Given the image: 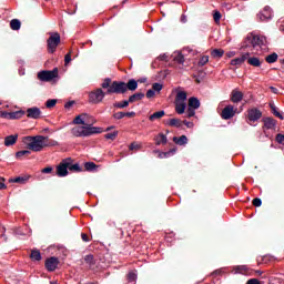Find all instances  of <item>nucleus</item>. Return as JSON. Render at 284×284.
<instances>
[{
	"label": "nucleus",
	"instance_id": "1",
	"mask_svg": "<svg viewBox=\"0 0 284 284\" xmlns=\"http://www.w3.org/2000/svg\"><path fill=\"white\" fill-rule=\"evenodd\" d=\"M101 88L106 90V94H125L128 90L130 92H134L136 88H139V82L134 79L128 81V83L123 81H113L110 78H105L101 83Z\"/></svg>",
	"mask_w": 284,
	"mask_h": 284
},
{
	"label": "nucleus",
	"instance_id": "2",
	"mask_svg": "<svg viewBox=\"0 0 284 284\" xmlns=\"http://www.w3.org/2000/svg\"><path fill=\"white\" fill-rule=\"evenodd\" d=\"M24 141L27 142L28 150H31L32 152H42L44 148H50L52 143H50V138L45 135H29L24 138Z\"/></svg>",
	"mask_w": 284,
	"mask_h": 284
},
{
	"label": "nucleus",
	"instance_id": "3",
	"mask_svg": "<svg viewBox=\"0 0 284 284\" xmlns=\"http://www.w3.org/2000/svg\"><path fill=\"white\" fill-rule=\"evenodd\" d=\"M73 136H92V134H101V128L92 126V124H84L74 126L71 130Z\"/></svg>",
	"mask_w": 284,
	"mask_h": 284
},
{
	"label": "nucleus",
	"instance_id": "4",
	"mask_svg": "<svg viewBox=\"0 0 284 284\" xmlns=\"http://www.w3.org/2000/svg\"><path fill=\"white\" fill-rule=\"evenodd\" d=\"M267 43V39L263 36H247L246 40L244 41V44L242 45V48H250V45H252V48H263V45H265Z\"/></svg>",
	"mask_w": 284,
	"mask_h": 284
},
{
	"label": "nucleus",
	"instance_id": "5",
	"mask_svg": "<svg viewBox=\"0 0 284 284\" xmlns=\"http://www.w3.org/2000/svg\"><path fill=\"white\" fill-rule=\"evenodd\" d=\"M106 92H103V89L98 88L89 93V102L93 104L102 103L105 99Z\"/></svg>",
	"mask_w": 284,
	"mask_h": 284
},
{
	"label": "nucleus",
	"instance_id": "6",
	"mask_svg": "<svg viewBox=\"0 0 284 284\" xmlns=\"http://www.w3.org/2000/svg\"><path fill=\"white\" fill-rule=\"evenodd\" d=\"M47 43L48 50L52 54L61 43V36L59 32L50 33V38L48 39Z\"/></svg>",
	"mask_w": 284,
	"mask_h": 284
},
{
	"label": "nucleus",
	"instance_id": "7",
	"mask_svg": "<svg viewBox=\"0 0 284 284\" xmlns=\"http://www.w3.org/2000/svg\"><path fill=\"white\" fill-rule=\"evenodd\" d=\"M59 77V69H53L51 71H40L38 73V79L40 81H52V79H57Z\"/></svg>",
	"mask_w": 284,
	"mask_h": 284
},
{
	"label": "nucleus",
	"instance_id": "8",
	"mask_svg": "<svg viewBox=\"0 0 284 284\" xmlns=\"http://www.w3.org/2000/svg\"><path fill=\"white\" fill-rule=\"evenodd\" d=\"M237 110L236 108L234 109V105L229 104L222 110L221 116L224 121H230V119H234Z\"/></svg>",
	"mask_w": 284,
	"mask_h": 284
},
{
	"label": "nucleus",
	"instance_id": "9",
	"mask_svg": "<svg viewBox=\"0 0 284 284\" xmlns=\"http://www.w3.org/2000/svg\"><path fill=\"white\" fill-rule=\"evenodd\" d=\"M70 168V160H63L57 168V174L59 176H68V170Z\"/></svg>",
	"mask_w": 284,
	"mask_h": 284
},
{
	"label": "nucleus",
	"instance_id": "10",
	"mask_svg": "<svg viewBox=\"0 0 284 284\" xmlns=\"http://www.w3.org/2000/svg\"><path fill=\"white\" fill-rule=\"evenodd\" d=\"M263 116V112L261 110L253 108L247 110V119L251 121V123H255V121H258Z\"/></svg>",
	"mask_w": 284,
	"mask_h": 284
},
{
	"label": "nucleus",
	"instance_id": "11",
	"mask_svg": "<svg viewBox=\"0 0 284 284\" xmlns=\"http://www.w3.org/2000/svg\"><path fill=\"white\" fill-rule=\"evenodd\" d=\"M88 114L83 113L74 118L73 123L74 125H92V123H95L94 119H92L91 123L87 122Z\"/></svg>",
	"mask_w": 284,
	"mask_h": 284
},
{
	"label": "nucleus",
	"instance_id": "12",
	"mask_svg": "<svg viewBox=\"0 0 284 284\" xmlns=\"http://www.w3.org/2000/svg\"><path fill=\"white\" fill-rule=\"evenodd\" d=\"M260 21H270L272 19V8L265 7L260 13H257Z\"/></svg>",
	"mask_w": 284,
	"mask_h": 284
},
{
	"label": "nucleus",
	"instance_id": "13",
	"mask_svg": "<svg viewBox=\"0 0 284 284\" xmlns=\"http://www.w3.org/2000/svg\"><path fill=\"white\" fill-rule=\"evenodd\" d=\"M263 130H276V120H274V118H263Z\"/></svg>",
	"mask_w": 284,
	"mask_h": 284
},
{
	"label": "nucleus",
	"instance_id": "14",
	"mask_svg": "<svg viewBox=\"0 0 284 284\" xmlns=\"http://www.w3.org/2000/svg\"><path fill=\"white\" fill-rule=\"evenodd\" d=\"M59 266V258L57 257H50L45 261V268L48 272H54L57 267Z\"/></svg>",
	"mask_w": 284,
	"mask_h": 284
},
{
	"label": "nucleus",
	"instance_id": "15",
	"mask_svg": "<svg viewBox=\"0 0 284 284\" xmlns=\"http://www.w3.org/2000/svg\"><path fill=\"white\" fill-rule=\"evenodd\" d=\"M28 119H41V109L33 106L27 110Z\"/></svg>",
	"mask_w": 284,
	"mask_h": 284
},
{
	"label": "nucleus",
	"instance_id": "16",
	"mask_svg": "<svg viewBox=\"0 0 284 284\" xmlns=\"http://www.w3.org/2000/svg\"><path fill=\"white\" fill-rule=\"evenodd\" d=\"M231 101L232 103H241V101H243V92L239 91V89H234L231 92Z\"/></svg>",
	"mask_w": 284,
	"mask_h": 284
},
{
	"label": "nucleus",
	"instance_id": "17",
	"mask_svg": "<svg viewBox=\"0 0 284 284\" xmlns=\"http://www.w3.org/2000/svg\"><path fill=\"white\" fill-rule=\"evenodd\" d=\"M248 57L250 53H244L242 57L231 60V65H243V63L247 61Z\"/></svg>",
	"mask_w": 284,
	"mask_h": 284
},
{
	"label": "nucleus",
	"instance_id": "18",
	"mask_svg": "<svg viewBox=\"0 0 284 284\" xmlns=\"http://www.w3.org/2000/svg\"><path fill=\"white\" fill-rule=\"evenodd\" d=\"M270 108H271V112L274 116H276L277 119H280L281 121L284 120V115L283 113H281V111H278V108H276V104H274V102H270Z\"/></svg>",
	"mask_w": 284,
	"mask_h": 284
},
{
	"label": "nucleus",
	"instance_id": "19",
	"mask_svg": "<svg viewBox=\"0 0 284 284\" xmlns=\"http://www.w3.org/2000/svg\"><path fill=\"white\" fill-rule=\"evenodd\" d=\"M166 125H170L171 128H182L183 126V121H181V119H169L166 121Z\"/></svg>",
	"mask_w": 284,
	"mask_h": 284
},
{
	"label": "nucleus",
	"instance_id": "20",
	"mask_svg": "<svg viewBox=\"0 0 284 284\" xmlns=\"http://www.w3.org/2000/svg\"><path fill=\"white\" fill-rule=\"evenodd\" d=\"M17 139H19L18 134L6 136L4 138L6 148H10V145H14V143H17Z\"/></svg>",
	"mask_w": 284,
	"mask_h": 284
},
{
	"label": "nucleus",
	"instance_id": "21",
	"mask_svg": "<svg viewBox=\"0 0 284 284\" xmlns=\"http://www.w3.org/2000/svg\"><path fill=\"white\" fill-rule=\"evenodd\" d=\"M189 108L193 110H199L201 108V101H199L196 98L192 97L189 99Z\"/></svg>",
	"mask_w": 284,
	"mask_h": 284
},
{
	"label": "nucleus",
	"instance_id": "22",
	"mask_svg": "<svg viewBox=\"0 0 284 284\" xmlns=\"http://www.w3.org/2000/svg\"><path fill=\"white\" fill-rule=\"evenodd\" d=\"M187 101V93L185 91H180L175 95V102L185 103Z\"/></svg>",
	"mask_w": 284,
	"mask_h": 284
},
{
	"label": "nucleus",
	"instance_id": "23",
	"mask_svg": "<svg viewBox=\"0 0 284 284\" xmlns=\"http://www.w3.org/2000/svg\"><path fill=\"white\" fill-rule=\"evenodd\" d=\"M173 142H175L176 145H187V136L181 135L180 138L174 136Z\"/></svg>",
	"mask_w": 284,
	"mask_h": 284
},
{
	"label": "nucleus",
	"instance_id": "24",
	"mask_svg": "<svg viewBox=\"0 0 284 284\" xmlns=\"http://www.w3.org/2000/svg\"><path fill=\"white\" fill-rule=\"evenodd\" d=\"M185 108H186L185 102H175V112L178 114H184Z\"/></svg>",
	"mask_w": 284,
	"mask_h": 284
},
{
	"label": "nucleus",
	"instance_id": "25",
	"mask_svg": "<svg viewBox=\"0 0 284 284\" xmlns=\"http://www.w3.org/2000/svg\"><path fill=\"white\" fill-rule=\"evenodd\" d=\"M164 115H165V111L163 110L154 112L149 116V121H158L159 119H163Z\"/></svg>",
	"mask_w": 284,
	"mask_h": 284
},
{
	"label": "nucleus",
	"instance_id": "26",
	"mask_svg": "<svg viewBox=\"0 0 284 284\" xmlns=\"http://www.w3.org/2000/svg\"><path fill=\"white\" fill-rule=\"evenodd\" d=\"M223 54H225V51L223 49H213L211 51V57L213 59H221L223 58Z\"/></svg>",
	"mask_w": 284,
	"mask_h": 284
},
{
	"label": "nucleus",
	"instance_id": "27",
	"mask_svg": "<svg viewBox=\"0 0 284 284\" xmlns=\"http://www.w3.org/2000/svg\"><path fill=\"white\" fill-rule=\"evenodd\" d=\"M248 65H253V68H261V60L256 57L247 58Z\"/></svg>",
	"mask_w": 284,
	"mask_h": 284
},
{
	"label": "nucleus",
	"instance_id": "28",
	"mask_svg": "<svg viewBox=\"0 0 284 284\" xmlns=\"http://www.w3.org/2000/svg\"><path fill=\"white\" fill-rule=\"evenodd\" d=\"M67 161H69V170L70 172H81V166L79 163H72V159L68 158Z\"/></svg>",
	"mask_w": 284,
	"mask_h": 284
},
{
	"label": "nucleus",
	"instance_id": "29",
	"mask_svg": "<svg viewBox=\"0 0 284 284\" xmlns=\"http://www.w3.org/2000/svg\"><path fill=\"white\" fill-rule=\"evenodd\" d=\"M26 114V111H14V112H9L8 119L9 120H14V119H21Z\"/></svg>",
	"mask_w": 284,
	"mask_h": 284
},
{
	"label": "nucleus",
	"instance_id": "30",
	"mask_svg": "<svg viewBox=\"0 0 284 284\" xmlns=\"http://www.w3.org/2000/svg\"><path fill=\"white\" fill-rule=\"evenodd\" d=\"M250 268L245 265H240L234 267V274H248Z\"/></svg>",
	"mask_w": 284,
	"mask_h": 284
},
{
	"label": "nucleus",
	"instance_id": "31",
	"mask_svg": "<svg viewBox=\"0 0 284 284\" xmlns=\"http://www.w3.org/2000/svg\"><path fill=\"white\" fill-rule=\"evenodd\" d=\"M155 141H156V145H165V143H168V136L163 133H160L156 138H155Z\"/></svg>",
	"mask_w": 284,
	"mask_h": 284
},
{
	"label": "nucleus",
	"instance_id": "32",
	"mask_svg": "<svg viewBox=\"0 0 284 284\" xmlns=\"http://www.w3.org/2000/svg\"><path fill=\"white\" fill-rule=\"evenodd\" d=\"M265 61L266 63H276V61H278V54L276 52L271 53L266 55Z\"/></svg>",
	"mask_w": 284,
	"mask_h": 284
},
{
	"label": "nucleus",
	"instance_id": "33",
	"mask_svg": "<svg viewBox=\"0 0 284 284\" xmlns=\"http://www.w3.org/2000/svg\"><path fill=\"white\" fill-rule=\"evenodd\" d=\"M30 176H18V178H14V179H11L10 180V183H28Z\"/></svg>",
	"mask_w": 284,
	"mask_h": 284
},
{
	"label": "nucleus",
	"instance_id": "34",
	"mask_svg": "<svg viewBox=\"0 0 284 284\" xmlns=\"http://www.w3.org/2000/svg\"><path fill=\"white\" fill-rule=\"evenodd\" d=\"M11 30H21V21L19 19H13L10 21Z\"/></svg>",
	"mask_w": 284,
	"mask_h": 284
},
{
	"label": "nucleus",
	"instance_id": "35",
	"mask_svg": "<svg viewBox=\"0 0 284 284\" xmlns=\"http://www.w3.org/2000/svg\"><path fill=\"white\" fill-rule=\"evenodd\" d=\"M143 99V93H134L129 98V103H136V101H141Z\"/></svg>",
	"mask_w": 284,
	"mask_h": 284
},
{
	"label": "nucleus",
	"instance_id": "36",
	"mask_svg": "<svg viewBox=\"0 0 284 284\" xmlns=\"http://www.w3.org/2000/svg\"><path fill=\"white\" fill-rule=\"evenodd\" d=\"M113 105L115 108H118L119 110H123V108H128V105H130V100H124L122 102H115Z\"/></svg>",
	"mask_w": 284,
	"mask_h": 284
},
{
	"label": "nucleus",
	"instance_id": "37",
	"mask_svg": "<svg viewBox=\"0 0 284 284\" xmlns=\"http://www.w3.org/2000/svg\"><path fill=\"white\" fill-rule=\"evenodd\" d=\"M173 154H176V149H171L168 152L160 153V159H168V158L172 156Z\"/></svg>",
	"mask_w": 284,
	"mask_h": 284
},
{
	"label": "nucleus",
	"instance_id": "38",
	"mask_svg": "<svg viewBox=\"0 0 284 284\" xmlns=\"http://www.w3.org/2000/svg\"><path fill=\"white\" fill-rule=\"evenodd\" d=\"M84 262L87 263V265H89V267H92V265H94V255H85Z\"/></svg>",
	"mask_w": 284,
	"mask_h": 284
},
{
	"label": "nucleus",
	"instance_id": "39",
	"mask_svg": "<svg viewBox=\"0 0 284 284\" xmlns=\"http://www.w3.org/2000/svg\"><path fill=\"white\" fill-rule=\"evenodd\" d=\"M210 61V57L209 55H203L200 58L199 62H197V65L200 68H203V65L207 64Z\"/></svg>",
	"mask_w": 284,
	"mask_h": 284
},
{
	"label": "nucleus",
	"instance_id": "40",
	"mask_svg": "<svg viewBox=\"0 0 284 284\" xmlns=\"http://www.w3.org/2000/svg\"><path fill=\"white\" fill-rule=\"evenodd\" d=\"M84 169L87 172H93V170H97V164L94 162H87L84 163Z\"/></svg>",
	"mask_w": 284,
	"mask_h": 284
},
{
	"label": "nucleus",
	"instance_id": "41",
	"mask_svg": "<svg viewBox=\"0 0 284 284\" xmlns=\"http://www.w3.org/2000/svg\"><path fill=\"white\" fill-rule=\"evenodd\" d=\"M31 258L32 261H41V252L38 250L31 251Z\"/></svg>",
	"mask_w": 284,
	"mask_h": 284
},
{
	"label": "nucleus",
	"instance_id": "42",
	"mask_svg": "<svg viewBox=\"0 0 284 284\" xmlns=\"http://www.w3.org/2000/svg\"><path fill=\"white\" fill-rule=\"evenodd\" d=\"M204 77H205V72L199 71L197 75L196 74L193 75V79H195L196 83H201V81H203Z\"/></svg>",
	"mask_w": 284,
	"mask_h": 284
},
{
	"label": "nucleus",
	"instance_id": "43",
	"mask_svg": "<svg viewBox=\"0 0 284 284\" xmlns=\"http://www.w3.org/2000/svg\"><path fill=\"white\" fill-rule=\"evenodd\" d=\"M30 154H31L30 150H22V151H18L16 153V156L17 159H21L22 156H28Z\"/></svg>",
	"mask_w": 284,
	"mask_h": 284
},
{
	"label": "nucleus",
	"instance_id": "44",
	"mask_svg": "<svg viewBox=\"0 0 284 284\" xmlns=\"http://www.w3.org/2000/svg\"><path fill=\"white\" fill-rule=\"evenodd\" d=\"M128 281H129V283H134V282L136 281V272L131 271V272L128 274Z\"/></svg>",
	"mask_w": 284,
	"mask_h": 284
},
{
	"label": "nucleus",
	"instance_id": "45",
	"mask_svg": "<svg viewBox=\"0 0 284 284\" xmlns=\"http://www.w3.org/2000/svg\"><path fill=\"white\" fill-rule=\"evenodd\" d=\"M152 90L153 92H160L161 90H163V84L155 82L152 84Z\"/></svg>",
	"mask_w": 284,
	"mask_h": 284
},
{
	"label": "nucleus",
	"instance_id": "46",
	"mask_svg": "<svg viewBox=\"0 0 284 284\" xmlns=\"http://www.w3.org/2000/svg\"><path fill=\"white\" fill-rule=\"evenodd\" d=\"M116 136H119V132L118 131H114L112 133L105 134V139H109L110 141H114V139H116Z\"/></svg>",
	"mask_w": 284,
	"mask_h": 284
},
{
	"label": "nucleus",
	"instance_id": "47",
	"mask_svg": "<svg viewBox=\"0 0 284 284\" xmlns=\"http://www.w3.org/2000/svg\"><path fill=\"white\" fill-rule=\"evenodd\" d=\"M174 61H176V63H184L185 57H183L181 53H178L174 58Z\"/></svg>",
	"mask_w": 284,
	"mask_h": 284
},
{
	"label": "nucleus",
	"instance_id": "48",
	"mask_svg": "<svg viewBox=\"0 0 284 284\" xmlns=\"http://www.w3.org/2000/svg\"><path fill=\"white\" fill-rule=\"evenodd\" d=\"M252 204L254 205V207H261V205H263V201L260 197H255L253 199Z\"/></svg>",
	"mask_w": 284,
	"mask_h": 284
},
{
	"label": "nucleus",
	"instance_id": "49",
	"mask_svg": "<svg viewBox=\"0 0 284 284\" xmlns=\"http://www.w3.org/2000/svg\"><path fill=\"white\" fill-rule=\"evenodd\" d=\"M221 12L220 11H214L213 13V19L215 21V23H220L221 22Z\"/></svg>",
	"mask_w": 284,
	"mask_h": 284
},
{
	"label": "nucleus",
	"instance_id": "50",
	"mask_svg": "<svg viewBox=\"0 0 284 284\" xmlns=\"http://www.w3.org/2000/svg\"><path fill=\"white\" fill-rule=\"evenodd\" d=\"M158 61H170V55H168L166 53H163V54H160L158 58H156Z\"/></svg>",
	"mask_w": 284,
	"mask_h": 284
},
{
	"label": "nucleus",
	"instance_id": "51",
	"mask_svg": "<svg viewBox=\"0 0 284 284\" xmlns=\"http://www.w3.org/2000/svg\"><path fill=\"white\" fill-rule=\"evenodd\" d=\"M125 118V112H116L113 114V119H116L118 121Z\"/></svg>",
	"mask_w": 284,
	"mask_h": 284
},
{
	"label": "nucleus",
	"instance_id": "52",
	"mask_svg": "<svg viewBox=\"0 0 284 284\" xmlns=\"http://www.w3.org/2000/svg\"><path fill=\"white\" fill-rule=\"evenodd\" d=\"M47 108H54L57 105V100L55 99H50L45 103Z\"/></svg>",
	"mask_w": 284,
	"mask_h": 284
},
{
	"label": "nucleus",
	"instance_id": "53",
	"mask_svg": "<svg viewBox=\"0 0 284 284\" xmlns=\"http://www.w3.org/2000/svg\"><path fill=\"white\" fill-rule=\"evenodd\" d=\"M195 109L189 108L186 110V116L187 119H192V116H194V114H196V112L194 111Z\"/></svg>",
	"mask_w": 284,
	"mask_h": 284
},
{
	"label": "nucleus",
	"instance_id": "54",
	"mask_svg": "<svg viewBox=\"0 0 284 284\" xmlns=\"http://www.w3.org/2000/svg\"><path fill=\"white\" fill-rule=\"evenodd\" d=\"M275 141H277L280 144L284 145V135L283 134H277L275 138Z\"/></svg>",
	"mask_w": 284,
	"mask_h": 284
},
{
	"label": "nucleus",
	"instance_id": "55",
	"mask_svg": "<svg viewBox=\"0 0 284 284\" xmlns=\"http://www.w3.org/2000/svg\"><path fill=\"white\" fill-rule=\"evenodd\" d=\"M154 94H156V92L153 89L148 90L146 91V99L154 98Z\"/></svg>",
	"mask_w": 284,
	"mask_h": 284
},
{
	"label": "nucleus",
	"instance_id": "56",
	"mask_svg": "<svg viewBox=\"0 0 284 284\" xmlns=\"http://www.w3.org/2000/svg\"><path fill=\"white\" fill-rule=\"evenodd\" d=\"M42 174H51V172H52V166H47V168H44V169H42Z\"/></svg>",
	"mask_w": 284,
	"mask_h": 284
},
{
	"label": "nucleus",
	"instance_id": "57",
	"mask_svg": "<svg viewBox=\"0 0 284 284\" xmlns=\"http://www.w3.org/2000/svg\"><path fill=\"white\" fill-rule=\"evenodd\" d=\"M70 61H72V55H70V53H67L65 57H64L65 65H68V63H70Z\"/></svg>",
	"mask_w": 284,
	"mask_h": 284
},
{
	"label": "nucleus",
	"instance_id": "58",
	"mask_svg": "<svg viewBox=\"0 0 284 284\" xmlns=\"http://www.w3.org/2000/svg\"><path fill=\"white\" fill-rule=\"evenodd\" d=\"M246 284H261V281H258L257 278H251L246 282Z\"/></svg>",
	"mask_w": 284,
	"mask_h": 284
},
{
	"label": "nucleus",
	"instance_id": "59",
	"mask_svg": "<svg viewBox=\"0 0 284 284\" xmlns=\"http://www.w3.org/2000/svg\"><path fill=\"white\" fill-rule=\"evenodd\" d=\"M9 112L0 111V119H8Z\"/></svg>",
	"mask_w": 284,
	"mask_h": 284
},
{
	"label": "nucleus",
	"instance_id": "60",
	"mask_svg": "<svg viewBox=\"0 0 284 284\" xmlns=\"http://www.w3.org/2000/svg\"><path fill=\"white\" fill-rule=\"evenodd\" d=\"M182 124L186 125V128H192L194 125L192 122H187V120L182 121Z\"/></svg>",
	"mask_w": 284,
	"mask_h": 284
},
{
	"label": "nucleus",
	"instance_id": "61",
	"mask_svg": "<svg viewBox=\"0 0 284 284\" xmlns=\"http://www.w3.org/2000/svg\"><path fill=\"white\" fill-rule=\"evenodd\" d=\"M81 237H82V241H84V243H88L90 241V239H88V234L82 233Z\"/></svg>",
	"mask_w": 284,
	"mask_h": 284
},
{
	"label": "nucleus",
	"instance_id": "62",
	"mask_svg": "<svg viewBox=\"0 0 284 284\" xmlns=\"http://www.w3.org/2000/svg\"><path fill=\"white\" fill-rule=\"evenodd\" d=\"M72 105H74V102H67V103L64 104V108H65V110H70V108H71Z\"/></svg>",
	"mask_w": 284,
	"mask_h": 284
},
{
	"label": "nucleus",
	"instance_id": "63",
	"mask_svg": "<svg viewBox=\"0 0 284 284\" xmlns=\"http://www.w3.org/2000/svg\"><path fill=\"white\" fill-rule=\"evenodd\" d=\"M270 90L273 94H278V89L276 87H270Z\"/></svg>",
	"mask_w": 284,
	"mask_h": 284
},
{
	"label": "nucleus",
	"instance_id": "64",
	"mask_svg": "<svg viewBox=\"0 0 284 284\" xmlns=\"http://www.w3.org/2000/svg\"><path fill=\"white\" fill-rule=\"evenodd\" d=\"M181 22H182V23H187V16L182 14V16H181Z\"/></svg>",
	"mask_w": 284,
	"mask_h": 284
}]
</instances>
